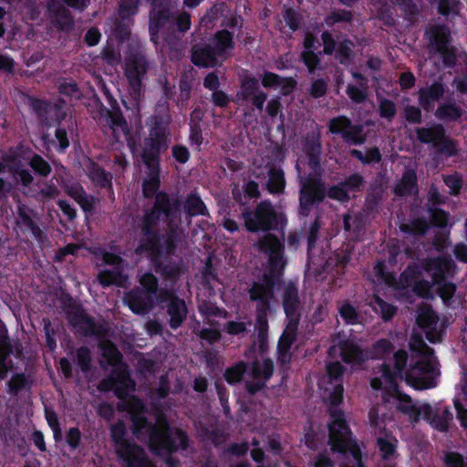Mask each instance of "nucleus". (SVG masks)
Here are the masks:
<instances>
[{
	"label": "nucleus",
	"instance_id": "19",
	"mask_svg": "<svg viewBox=\"0 0 467 467\" xmlns=\"http://www.w3.org/2000/svg\"><path fill=\"white\" fill-rule=\"evenodd\" d=\"M150 3L149 16V31L155 36L171 17V9L176 6L178 0H148Z\"/></svg>",
	"mask_w": 467,
	"mask_h": 467
},
{
	"label": "nucleus",
	"instance_id": "15",
	"mask_svg": "<svg viewBox=\"0 0 467 467\" xmlns=\"http://www.w3.org/2000/svg\"><path fill=\"white\" fill-rule=\"evenodd\" d=\"M159 306L166 310L169 316V326L172 330L181 327L187 318L188 307L183 298L176 295L172 289L161 288L159 296Z\"/></svg>",
	"mask_w": 467,
	"mask_h": 467
},
{
	"label": "nucleus",
	"instance_id": "62",
	"mask_svg": "<svg viewBox=\"0 0 467 467\" xmlns=\"http://www.w3.org/2000/svg\"><path fill=\"white\" fill-rule=\"evenodd\" d=\"M353 19V15L350 11L344 9H337L332 11L331 14L325 16L324 22L328 27H332L337 23L347 22L350 23Z\"/></svg>",
	"mask_w": 467,
	"mask_h": 467
},
{
	"label": "nucleus",
	"instance_id": "60",
	"mask_svg": "<svg viewBox=\"0 0 467 467\" xmlns=\"http://www.w3.org/2000/svg\"><path fill=\"white\" fill-rule=\"evenodd\" d=\"M389 399H395L396 400H398V402L400 403H398L396 409L405 414H410L414 410V405L412 404L411 398L409 395L403 393L400 389H398L390 393L387 397V400H384L389 401Z\"/></svg>",
	"mask_w": 467,
	"mask_h": 467
},
{
	"label": "nucleus",
	"instance_id": "29",
	"mask_svg": "<svg viewBox=\"0 0 467 467\" xmlns=\"http://www.w3.org/2000/svg\"><path fill=\"white\" fill-rule=\"evenodd\" d=\"M454 262L449 256H438L431 259L428 264V270L432 272V283H440L449 280L454 271Z\"/></svg>",
	"mask_w": 467,
	"mask_h": 467
},
{
	"label": "nucleus",
	"instance_id": "55",
	"mask_svg": "<svg viewBox=\"0 0 467 467\" xmlns=\"http://www.w3.org/2000/svg\"><path fill=\"white\" fill-rule=\"evenodd\" d=\"M345 367L339 361L328 362L326 365V373L327 378V384L337 385V383L344 384Z\"/></svg>",
	"mask_w": 467,
	"mask_h": 467
},
{
	"label": "nucleus",
	"instance_id": "14",
	"mask_svg": "<svg viewBox=\"0 0 467 467\" xmlns=\"http://www.w3.org/2000/svg\"><path fill=\"white\" fill-rule=\"evenodd\" d=\"M100 90L103 93V96L109 106V109L105 107L100 99L95 95L93 97V103L97 109V114L99 118H106L107 123L110 130L115 131L117 129H120L124 133L129 132V126L126 119L123 116L120 106L118 100L109 91V88L107 87L105 83H102L100 86Z\"/></svg>",
	"mask_w": 467,
	"mask_h": 467
},
{
	"label": "nucleus",
	"instance_id": "40",
	"mask_svg": "<svg viewBox=\"0 0 467 467\" xmlns=\"http://www.w3.org/2000/svg\"><path fill=\"white\" fill-rule=\"evenodd\" d=\"M13 354V347L10 339L6 337L0 339V379H5L13 368V360L10 358Z\"/></svg>",
	"mask_w": 467,
	"mask_h": 467
},
{
	"label": "nucleus",
	"instance_id": "20",
	"mask_svg": "<svg viewBox=\"0 0 467 467\" xmlns=\"http://www.w3.org/2000/svg\"><path fill=\"white\" fill-rule=\"evenodd\" d=\"M282 307L285 321L300 322L301 301L299 296L298 285L296 281L288 280L283 287Z\"/></svg>",
	"mask_w": 467,
	"mask_h": 467
},
{
	"label": "nucleus",
	"instance_id": "34",
	"mask_svg": "<svg viewBox=\"0 0 467 467\" xmlns=\"http://www.w3.org/2000/svg\"><path fill=\"white\" fill-rule=\"evenodd\" d=\"M340 351L342 360L352 367H361L369 358L361 347L348 341L340 345Z\"/></svg>",
	"mask_w": 467,
	"mask_h": 467
},
{
	"label": "nucleus",
	"instance_id": "21",
	"mask_svg": "<svg viewBox=\"0 0 467 467\" xmlns=\"http://www.w3.org/2000/svg\"><path fill=\"white\" fill-rule=\"evenodd\" d=\"M124 302L130 310L136 315H147L159 306V296L155 297L138 288L125 293Z\"/></svg>",
	"mask_w": 467,
	"mask_h": 467
},
{
	"label": "nucleus",
	"instance_id": "51",
	"mask_svg": "<svg viewBox=\"0 0 467 467\" xmlns=\"http://www.w3.org/2000/svg\"><path fill=\"white\" fill-rule=\"evenodd\" d=\"M427 212L430 215V225L438 229H444L448 226L450 213L438 206H427Z\"/></svg>",
	"mask_w": 467,
	"mask_h": 467
},
{
	"label": "nucleus",
	"instance_id": "52",
	"mask_svg": "<svg viewBox=\"0 0 467 467\" xmlns=\"http://www.w3.org/2000/svg\"><path fill=\"white\" fill-rule=\"evenodd\" d=\"M240 92L237 94L240 99L243 101H250L258 91H262L259 88L258 80L254 77H246L240 82Z\"/></svg>",
	"mask_w": 467,
	"mask_h": 467
},
{
	"label": "nucleus",
	"instance_id": "63",
	"mask_svg": "<svg viewBox=\"0 0 467 467\" xmlns=\"http://www.w3.org/2000/svg\"><path fill=\"white\" fill-rule=\"evenodd\" d=\"M443 183L450 189L449 193L451 196H458L463 185L462 175L457 171L443 175Z\"/></svg>",
	"mask_w": 467,
	"mask_h": 467
},
{
	"label": "nucleus",
	"instance_id": "6",
	"mask_svg": "<svg viewBox=\"0 0 467 467\" xmlns=\"http://www.w3.org/2000/svg\"><path fill=\"white\" fill-rule=\"evenodd\" d=\"M181 241L180 234L171 230L164 240H158L153 244L139 242L135 248L138 255L147 254L152 265V270L159 274L164 281L175 284L181 277L182 266L170 256L174 254Z\"/></svg>",
	"mask_w": 467,
	"mask_h": 467
},
{
	"label": "nucleus",
	"instance_id": "48",
	"mask_svg": "<svg viewBox=\"0 0 467 467\" xmlns=\"http://www.w3.org/2000/svg\"><path fill=\"white\" fill-rule=\"evenodd\" d=\"M380 372L382 374V377L384 378V379L386 380V382L388 383V388L384 390L383 392V400H387V397L398 390V389H400V388L399 387L398 383H397V379L398 377H400L402 375V373L400 372H398V370H396L395 368L392 369L390 368V366L387 363H383L380 367Z\"/></svg>",
	"mask_w": 467,
	"mask_h": 467
},
{
	"label": "nucleus",
	"instance_id": "28",
	"mask_svg": "<svg viewBox=\"0 0 467 467\" xmlns=\"http://www.w3.org/2000/svg\"><path fill=\"white\" fill-rule=\"evenodd\" d=\"M444 97V84L434 81L427 88H421L418 91V103L421 109L431 112L434 109L435 101Z\"/></svg>",
	"mask_w": 467,
	"mask_h": 467
},
{
	"label": "nucleus",
	"instance_id": "39",
	"mask_svg": "<svg viewBox=\"0 0 467 467\" xmlns=\"http://www.w3.org/2000/svg\"><path fill=\"white\" fill-rule=\"evenodd\" d=\"M300 322L285 321V326L277 342V350L290 352L297 338L298 327Z\"/></svg>",
	"mask_w": 467,
	"mask_h": 467
},
{
	"label": "nucleus",
	"instance_id": "7",
	"mask_svg": "<svg viewBox=\"0 0 467 467\" xmlns=\"http://www.w3.org/2000/svg\"><path fill=\"white\" fill-rule=\"evenodd\" d=\"M99 348L107 363L113 367L111 374L100 380L99 389L104 392L114 391L116 397L124 400L129 392L134 390V379L130 378L127 365L123 362V356L112 340L100 341Z\"/></svg>",
	"mask_w": 467,
	"mask_h": 467
},
{
	"label": "nucleus",
	"instance_id": "54",
	"mask_svg": "<svg viewBox=\"0 0 467 467\" xmlns=\"http://www.w3.org/2000/svg\"><path fill=\"white\" fill-rule=\"evenodd\" d=\"M394 345L389 338H379L372 344L368 358L372 359L384 358L392 353Z\"/></svg>",
	"mask_w": 467,
	"mask_h": 467
},
{
	"label": "nucleus",
	"instance_id": "18",
	"mask_svg": "<svg viewBox=\"0 0 467 467\" xmlns=\"http://www.w3.org/2000/svg\"><path fill=\"white\" fill-rule=\"evenodd\" d=\"M67 319L82 337H105L107 333L105 326L97 322L93 316L86 313L80 305L75 306L72 310L67 312Z\"/></svg>",
	"mask_w": 467,
	"mask_h": 467
},
{
	"label": "nucleus",
	"instance_id": "27",
	"mask_svg": "<svg viewBox=\"0 0 467 467\" xmlns=\"http://www.w3.org/2000/svg\"><path fill=\"white\" fill-rule=\"evenodd\" d=\"M117 456L125 464V467H154L144 449L139 444L126 445L124 451L117 452Z\"/></svg>",
	"mask_w": 467,
	"mask_h": 467
},
{
	"label": "nucleus",
	"instance_id": "13",
	"mask_svg": "<svg viewBox=\"0 0 467 467\" xmlns=\"http://www.w3.org/2000/svg\"><path fill=\"white\" fill-rule=\"evenodd\" d=\"M25 103L34 113L37 122L47 128L61 124L67 116L62 105L38 99L33 95H26Z\"/></svg>",
	"mask_w": 467,
	"mask_h": 467
},
{
	"label": "nucleus",
	"instance_id": "58",
	"mask_svg": "<svg viewBox=\"0 0 467 467\" xmlns=\"http://www.w3.org/2000/svg\"><path fill=\"white\" fill-rule=\"evenodd\" d=\"M342 140L348 144L363 145L366 142V137L363 135L362 125L351 122V127L344 132Z\"/></svg>",
	"mask_w": 467,
	"mask_h": 467
},
{
	"label": "nucleus",
	"instance_id": "43",
	"mask_svg": "<svg viewBox=\"0 0 467 467\" xmlns=\"http://www.w3.org/2000/svg\"><path fill=\"white\" fill-rule=\"evenodd\" d=\"M42 140L44 143L54 145L57 152L60 154L65 153L67 149L70 146L68 132L64 127H61L60 124L57 125L55 130V140H49L48 134H44L42 136Z\"/></svg>",
	"mask_w": 467,
	"mask_h": 467
},
{
	"label": "nucleus",
	"instance_id": "26",
	"mask_svg": "<svg viewBox=\"0 0 467 467\" xmlns=\"http://www.w3.org/2000/svg\"><path fill=\"white\" fill-rule=\"evenodd\" d=\"M85 172L88 178L99 189H106L109 194L114 196L112 188V173L107 171L99 163L89 159L85 164Z\"/></svg>",
	"mask_w": 467,
	"mask_h": 467
},
{
	"label": "nucleus",
	"instance_id": "59",
	"mask_svg": "<svg viewBox=\"0 0 467 467\" xmlns=\"http://www.w3.org/2000/svg\"><path fill=\"white\" fill-rule=\"evenodd\" d=\"M76 361L82 373L86 374L92 370V353L90 348L81 346L76 350Z\"/></svg>",
	"mask_w": 467,
	"mask_h": 467
},
{
	"label": "nucleus",
	"instance_id": "42",
	"mask_svg": "<svg viewBox=\"0 0 467 467\" xmlns=\"http://www.w3.org/2000/svg\"><path fill=\"white\" fill-rule=\"evenodd\" d=\"M183 208L186 214L190 217L197 215L206 216L209 214L207 206L195 192H191L186 196Z\"/></svg>",
	"mask_w": 467,
	"mask_h": 467
},
{
	"label": "nucleus",
	"instance_id": "4",
	"mask_svg": "<svg viewBox=\"0 0 467 467\" xmlns=\"http://www.w3.org/2000/svg\"><path fill=\"white\" fill-rule=\"evenodd\" d=\"M284 273L266 270L260 278L252 283L248 295L252 302H255L256 343L259 355L263 356L269 350V320L267 316L272 310L276 285L282 283Z\"/></svg>",
	"mask_w": 467,
	"mask_h": 467
},
{
	"label": "nucleus",
	"instance_id": "11",
	"mask_svg": "<svg viewBox=\"0 0 467 467\" xmlns=\"http://www.w3.org/2000/svg\"><path fill=\"white\" fill-rule=\"evenodd\" d=\"M148 68L146 57L140 53L130 54L125 58L124 75L128 81V91L137 106L144 97L143 79Z\"/></svg>",
	"mask_w": 467,
	"mask_h": 467
},
{
	"label": "nucleus",
	"instance_id": "5",
	"mask_svg": "<svg viewBox=\"0 0 467 467\" xmlns=\"http://www.w3.org/2000/svg\"><path fill=\"white\" fill-rule=\"evenodd\" d=\"M327 430V443L330 446V451L342 457L340 467H366L361 448L358 442L352 438V432L343 410L329 409Z\"/></svg>",
	"mask_w": 467,
	"mask_h": 467
},
{
	"label": "nucleus",
	"instance_id": "3",
	"mask_svg": "<svg viewBox=\"0 0 467 467\" xmlns=\"http://www.w3.org/2000/svg\"><path fill=\"white\" fill-rule=\"evenodd\" d=\"M182 201L178 196H171L167 192L161 191L155 194L150 208H146L138 222L140 231L139 242L153 244L158 240H164L166 234L160 231L161 222L167 223V233L178 228L173 225L175 219L181 217Z\"/></svg>",
	"mask_w": 467,
	"mask_h": 467
},
{
	"label": "nucleus",
	"instance_id": "12",
	"mask_svg": "<svg viewBox=\"0 0 467 467\" xmlns=\"http://www.w3.org/2000/svg\"><path fill=\"white\" fill-rule=\"evenodd\" d=\"M25 103L34 113L37 122L47 128L61 124L67 116L62 105L38 99L33 95H26Z\"/></svg>",
	"mask_w": 467,
	"mask_h": 467
},
{
	"label": "nucleus",
	"instance_id": "32",
	"mask_svg": "<svg viewBox=\"0 0 467 467\" xmlns=\"http://www.w3.org/2000/svg\"><path fill=\"white\" fill-rule=\"evenodd\" d=\"M213 48L221 58V62L231 57L235 47L234 34L228 29H220L213 35Z\"/></svg>",
	"mask_w": 467,
	"mask_h": 467
},
{
	"label": "nucleus",
	"instance_id": "9",
	"mask_svg": "<svg viewBox=\"0 0 467 467\" xmlns=\"http://www.w3.org/2000/svg\"><path fill=\"white\" fill-rule=\"evenodd\" d=\"M321 175L315 176L308 173L306 176L298 175V207L299 219L306 218L316 207L319 206L326 199V186Z\"/></svg>",
	"mask_w": 467,
	"mask_h": 467
},
{
	"label": "nucleus",
	"instance_id": "57",
	"mask_svg": "<svg viewBox=\"0 0 467 467\" xmlns=\"http://www.w3.org/2000/svg\"><path fill=\"white\" fill-rule=\"evenodd\" d=\"M247 370V364L244 361H238L234 365L228 367L224 372V379L230 385H234L243 379Z\"/></svg>",
	"mask_w": 467,
	"mask_h": 467
},
{
	"label": "nucleus",
	"instance_id": "56",
	"mask_svg": "<svg viewBox=\"0 0 467 467\" xmlns=\"http://www.w3.org/2000/svg\"><path fill=\"white\" fill-rule=\"evenodd\" d=\"M162 93H163V97H164L165 100L163 102H161V100H160L157 103V106H155V110H153V113L150 117H152L154 114H156L160 110L167 109L168 113L170 114L171 123L172 122V117H171V109H170L169 101L173 99L174 95H175L176 92H175V86L173 84H171L169 82V80L166 79V78H165V80L162 83Z\"/></svg>",
	"mask_w": 467,
	"mask_h": 467
},
{
	"label": "nucleus",
	"instance_id": "36",
	"mask_svg": "<svg viewBox=\"0 0 467 467\" xmlns=\"http://www.w3.org/2000/svg\"><path fill=\"white\" fill-rule=\"evenodd\" d=\"M202 120V113L200 109H194L191 114V119L189 122V138L188 141L191 146H194L197 150L203 144L204 138L202 133V128L200 121Z\"/></svg>",
	"mask_w": 467,
	"mask_h": 467
},
{
	"label": "nucleus",
	"instance_id": "35",
	"mask_svg": "<svg viewBox=\"0 0 467 467\" xmlns=\"http://www.w3.org/2000/svg\"><path fill=\"white\" fill-rule=\"evenodd\" d=\"M393 192L400 197L410 196L418 192L417 175L413 169L404 171L400 182L394 186Z\"/></svg>",
	"mask_w": 467,
	"mask_h": 467
},
{
	"label": "nucleus",
	"instance_id": "49",
	"mask_svg": "<svg viewBox=\"0 0 467 467\" xmlns=\"http://www.w3.org/2000/svg\"><path fill=\"white\" fill-rule=\"evenodd\" d=\"M431 225L425 217H417L410 221V223L400 225V231L413 236H424Z\"/></svg>",
	"mask_w": 467,
	"mask_h": 467
},
{
	"label": "nucleus",
	"instance_id": "1",
	"mask_svg": "<svg viewBox=\"0 0 467 467\" xmlns=\"http://www.w3.org/2000/svg\"><path fill=\"white\" fill-rule=\"evenodd\" d=\"M148 134L143 140L140 158L147 170L142 182V193L146 199L154 198L160 192L161 155L171 143V117L167 109L160 110L146 119Z\"/></svg>",
	"mask_w": 467,
	"mask_h": 467
},
{
	"label": "nucleus",
	"instance_id": "31",
	"mask_svg": "<svg viewBox=\"0 0 467 467\" xmlns=\"http://www.w3.org/2000/svg\"><path fill=\"white\" fill-rule=\"evenodd\" d=\"M376 447L379 451L382 461L389 462L397 457L398 440L385 427L379 429V434L376 437Z\"/></svg>",
	"mask_w": 467,
	"mask_h": 467
},
{
	"label": "nucleus",
	"instance_id": "24",
	"mask_svg": "<svg viewBox=\"0 0 467 467\" xmlns=\"http://www.w3.org/2000/svg\"><path fill=\"white\" fill-rule=\"evenodd\" d=\"M219 56L213 50L212 44H196L191 50V61L197 67L212 68L220 65Z\"/></svg>",
	"mask_w": 467,
	"mask_h": 467
},
{
	"label": "nucleus",
	"instance_id": "61",
	"mask_svg": "<svg viewBox=\"0 0 467 467\" xmlns=\"http://www.w3.org/2000/svg\"><path fill=\"white\" fill-rule=\"evenodd\" d=\"M328 131L335 135L343 136L344 132L351 127V120L345 115H340L329 119Z\"/></svg>",
	"mask_w": 467,
	"mask_h": 467
},
{
	"label": "nucleus",
	"instance_id": "33",
	"mask_svg": "<svg viewBox=\"0 0 467 467\" xmlns=\"http://www.w3.org/2000/svg\"><path fill=\"white\" fill-rule=\"evenodd\" d=\"M451 32L447 25L438 24L431 27L429 31V44L435 52L451 46Z\"/></svg>",
	"mask_w": 467,
	"mask_h": 467
},
{
	"label": "nucleus",
	"instance_id": "37",
	"mask_svg": "<svg viewBox=\"0 0 467 467\" xmlns=\"http://www.w3.org/2000/svg\"><path fill=\"white\" fill-rule=\"evenodd\" d=\"M466 112L456 102H443L438 105L434 115L443 122H460Z\"/></svg>",
	"mask_w": 467,
	"mask_h": 467
},
{
	"label": "nucleus",
	"instance_id": "46",
	"mask_svg": "<svg viewBox=\"0 0 467 467\" xmlns=\"http://www.w3.org/2000/svg\"><path fill=\"white\" fill-rule=\"evenodd\" d=\"M109 434H111V441H113L116 445V452L124 451L126 445L134 446L137 444L126 439V427L124 422L120 420L109 428Z\"/></svg>",
	"mask_w": 467,
	"mask_h": 467
},
{
	"label": "nucleus",
	"instance_id": "50",
	"mask_svg": "<svg viewBox=\"0 0 467 467\" xmlns=\"http://www.w3.org/2000/svg\"><path fill=\"white\" fill-rule=\"evenodd\" d=\"M140 287H137L139 290L147 293L148 295H151L155 297L160 296L161 289L159 279L156 275H154L151 272H145L141 275L140 278Z\"/></svg>",
	"mask_w": 467,
	"mask_h": 467
},
{
	"label": "nucleus",
	"instance_id": "25",
	"mask_svg": "<svg viewBox=\"0 0 467 467\" xmlns=\"http://www.w3.org/2000/svg\"><path fill=\"white\" fill-rule=\"evenodd\" d=\"M434 367L430 360L419 359L411 365L407 376L412 379V385L417 389H427L432 388L431 379H427L424 376L430 375L433 372Z\"/></svg>",
	"mask_w": 467,
	"mask_h": 467
},
{
	"label": "nucleus",
	"instance_id": "22",
	"mask_svg": "<svg viewBox=\"0 0 467 467\" xmlns=\"http://www.w3.org/2000/svg\"><path fill=\"white\" fill-rule=\"evenodd\" d=\"M48 17L59 32H70L75 26L70 11L58 0H48L47 5Z\"/></svg>",
	"mask_w": 467,
	"mask_h": 467
},
{
	"label": "nucleus",
	"instance_id": "47",
	"mask_svg": "<svg viewBox=\"0 0 467 467\" xmlns=\"http://www.w3.org/2000/svg\"><path fill=\"white\" fill-rule=\"evenodd\" d=\"M285 180L283 170L280 167L273 166L269 170V179L266 182V189L270 193L278 194L284 192Z\"/></svg>",
	"mask_w": 467,
	"mask_h": 467
},
{
	"label": "nucleus",
	"instance_id": "10",
	"mask_svg": "<svg viewBox=\"0 0 467 467\" xmlns=\"http://www.w3.org/2000/svg\"><path fill=\"white\" fill-rule=\"evenodd\" d=\"M415 133L420 143L432 145L441 155L451 158L459 153L457 140L447 135L446 129L442 124L434 122L430 127H417Z\"/></svg>",
	"mask_w": 467,
	"mask_h": 467
},
{
	"label": "nucleus",
	"instance_id": "44",
	"mask_svg": "<svg viewBox=\"0 0 467 467\" xmlns=\"http://www.w3.org/2000/svg\"><path fill=\"white\" fill-rule=\"evenodd\" d=\"M98 281L102 287L119 286L126 281V275L119 268L100 270L98 274Z\"/></svg>",
	"mask_w": 467,
	"mask_h": 467
},
{
	"label": "nucleus",
	"instance_id": "45",
	"mask_svg": "<svg viewBox=\"0 0 467 467\" xmlns=\"http://www.w3.org/2000/svg\"><path fill=\"white\" fill-rule=\"evenodd\" d=\"M349 155L358 160L363 165L377 164L382 161L381 151L377 146L368 148L365 154L358 149H351Z\"/></svg>",
	"mask_w": 467,
	"mask_h": 467
},
{
	"label": "nucleus",
	"instance_id": "8",
	"mask_svg": "<svg viewBox=\"0 0 467 467\" xmlns=\"http://www.w3.org/2000/svg\"><path fill=\"white\" fill-rule=\"evenodd\" d=\"M240 218L249 233L276 231L282 224V215L269 200L261 201L254 208L242 209Z\"/></svg>",
	"mask_w": 467,
	"mask_h": 467
},
{
	"label": "nucleus",
	"instance_id": "64",
	"mask_svg": "<svg viewBox=\"0 0 467 467\" xmlns=\"http://www.w3.org/2000/svg\"><path fill=\"white\" fill-rule=\"evenodd\" d=\"M443 467H467V458L465 459L458 451H446L443 453Z\"/></svg>",
	"mask_w": 467,
	"mask_h": 467
},
{
	"label": "nucleus",
	"instance_id": "16",
	"mask_svg": "<svg viewBox=\"0 0 467 467\" xmlns=\"http://www.w3.org/2000/svg\"><path fill=\"white\" fill-rule=\"evenodd\" d=\"M323 55L334 56L335 59L343 66L349 65L355 59V42L348 36L338 41L327 30L321 33Z\"/></svg>",
	"mask_w": 467,
	"mask_h": 467
},
{
	"label": "nucleus",
	"instance_id": "53",
	"mask_svg": "<svg viewBox=\"0 0 467 467\" xmlns=\"http://www.w3.org/2000/svg\"><path fill=\"white\" fill-rule=\"evenodd\" d=\"M28 165L36 175L41 177H48L52 172L51 164L47 160H44L41 155L35 152H32Z\"/></svg>",
	"mask_w": 467,
	"mask_h": 467
},
{
	"label": "nucleus",
	"instance_id": "2",
	"mask_svg": "<svg viewBox=\"0 0 467 467\" xmlns=\"http://www.w3.org/2000/svg\"><path fill=\"white\" fill-rule=\"evenodd\" d=\"M130 421L133 435L137 438L147 435L150 451L155 455L170 456L179 449L187 450L189 446L187 432L171 427L165 418L156 424L141 413H133Z\"/></svg>",
	"mask_w": 467,
	"mask_h": 467
},
{
	"label": "nucleus",
	"instance_id": "38",
	"mask_svg": "<svg viewBox=\"0 0 467 467\" xmlns=\"http://www.w3.org/2000/svg\"><path fill=\"white\" fill-rule=\"evenodd\" d=\"M34 384L32 376H27L26 373H15L6 383L8 393L12 397H16L19 393L24 391H30Z\"/></svg>",
	"mask_w": 467,
	"mask_h": 467
},
{
	"label": "nucleus",
	"instance_id": "30",
	"mask_svg": "<svg viewBox=\"0 0 467 467\" xmlns=\"http://www.w3.org/2000/svg\"><path fill=\"white\" fill-rule=\"evenodd\" d=\"M32 149L24 143L12 146L3 155V161L9 171L23 167L24 161H29Z\"/></svg>",
	"mask_w": 467,
	"mask_h": 467
},
{
	"label": "nucleus",
	"instance_id": "23",
	"mask_svg": "<svg viewBox=\"0 0 467 467\" xmlns=\"http://www.w3.org/2000/svg\"><path fill=\"white\" fill-rule=\"evenodd\" d=\"M303 150L307 159V166L316 175H321L322 144L318 134H308L303 144Z\"/></svg>",
	"mask_w": 467,
	"mask_h": 467
},
{
	"label": "nucleus",
	"instance_id": "17",
	"mask_svg": "<svg viewBox=\"0 0 467 467\" xmlns=\"http://www.w3.org/2000/svg\"><path fill=\"white\" fill-rule=\"evenodd\" d=\"M259 251L268 255V271L285 273L286 260L285 258L284 242L275 234L266 233L257 242Z\"/></svg>",
	"mask_w": 467,
	"mask_h": 467
},
{
	"label": "nucleus",
	"instance_id": "41",
	"mask_svg": "<svg viewBox=\"0 0 467 467\" xmlns=\"http://www.w3.org/2000/svg\"><path fill=\"white\" fill-rule=\"evenodd\" d=\"M275 371V364L271 358H264L262 361L255 359L251 363V376L255 379L269 381Z\"/></svg>",
	"mask_w": 467,
	"mask_h": 467
}]
</instances>
